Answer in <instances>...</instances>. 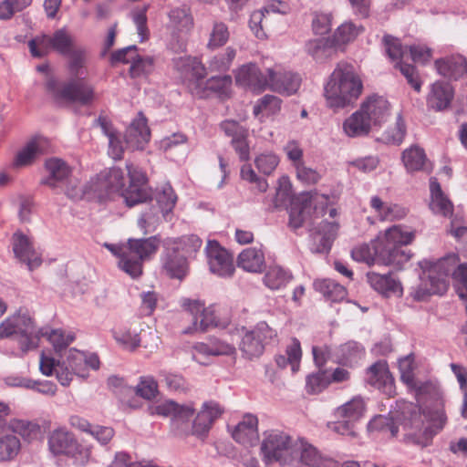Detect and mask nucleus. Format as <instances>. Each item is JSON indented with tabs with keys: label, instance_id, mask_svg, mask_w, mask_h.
Here are the masks:
<instances>
[{
	"label": "nucleus",
	"instance_id": "obj_1",
	"mask_svg": "<svg viewBox=\"0 0 467 467\" xmlns=\"http://www.w3.org/2000/svg\"><path fill=\"white\" fill-rule=\"evenodd\" d=\"M291 202L289 224L297 229L305 224L317 225L312 234L313 244L310 249L313 253H327L337 235L338 223L334 220L337 211L333 207L314 206L315 199L310 193H302L292 200V184L287 176L278 179L275 205H285Z\"/></svg>",
	"mask_w": 467,
	"mask_h": 467
},
{
	"label": "nucleus",
	"instance_id": "obj_2",
	"mask_svg": "<svg viewBox=\"0 0 467 467\" xmlns=\"http://www.w3.org/2000/svg\"><path fill=\"white\" fill-rule=\"evenodd\" d=\"M445 423L446 416L441 404L432 412L421 411L417 405L402 401L399 404V410L391 418L377 415L369 420L367 430L370 434L389 432L394 437L401 428L405 441L426 447L443 429Z\"/></svg>",
	"mask_w": 467,
	"mask_h": 467
},
{
	"label": "nucleus",
	"instance_id": "obj_3",
	"mask_svg": "<svg viewBox=\"0 0 467 467\" xmlns=\"http://www.w3.org/2000/svg\"><path fill=\"white\" fill-rule=\"evenodd\" d=\"M126 168L129 176L128 185L122 170L113 167L92 178L88 185L83 189L76 191L68 186L67 195L73 200L88 198L102 201L118 194L130 207L146 202L151 195L146 173L132 163H127Z\"/></svg>",
	"mask_w": 467,
	"mask_h": 467
},
{
	"label": "nucleus",
	"instance_id": "obj_4",
	"mask_svg": "<svg viewBox=\"0 0 467 467\" xmlns=\"http://www.w3.org/2000/svg\"><path fill=\"white\" fill-rule=\"evenodd\" d=\"M415 239V231L403 224L392 225L380 232L370 244L356 246L351 256L357 262L368 265L379 264L400 269L411 258L410 250L403 246Z\"/></svg>",
	"mask_w": 467,
	"mask_h": 467
},
{
	"label": "nucleus",
	"instance_id": "obj_5",
	"mask_svg": "<svg viewBox=\"0 0 467 467\" xmlns=\"http://www.w3.org/2000/svg\"><path fill=\"white\" fill-rule=\"evenodd\" d=\"M99 368V359L96 354L76 348L67 350L59 359H56L50 351H42L40 355V372L47 377L55 375L64 387L70 385L74 376L85 379L88 376L89 368L96 370Z\"/></svg>",
	"mask_w": 467,
	"mask_h": 467
},
{
	"label": "nucleus",
	"instance_id": "obj_6",
	"mask_svg": "<svg viewBox=\"0 0 467 467\" xmlns=\"http://www.w3.org/2000/svg\"><path fill=\"white\" fill-rule=\"evenodd\" d=\"M362 91L359 75L348 63L337 64L324 84L326 104L335 111L354 105Z\"/></svg>",
	"mask_w": 467,
	"mask_h": 467
},
{
	"label": "nucleus",
	"instance_id": "obj_7",
	"mask_svg": "<svg viewBox=\"0 0 467 467\" xmlns=\"http://www.w3.org/2000/svg\"><path fill=\"white\" fill-rule=\"evenodd\" d=\"M28 47L36 57H43L51 50L68 57L69 70L75 75L79 74L85 63V49L76 45L75 38L66 27L57 29L52 36L43 35L33 38Z\"/></svg>",
	"mask_w": 467,
	"mask_h": 467
},
{
	"label": "nucleus",
	"instance_id": "obj_8",
	"mask_svg": "<svg viewBox=\"0 0 467 467\" xmlns=\"http://www.w3.org/2000/svg\"><path fill=\"white\" fill-rule=\"evenodd\" d=\"M105 247L119 258V266L132 278L142 274V264L154 255L160 246L157 236L145 239L130 238L126 244H105Z\"/></svg>",
	"mask_w": 467,
	"mask_h": 467
},
{
	"label": "nucleus",
	"instance_id": "obj_9",
	"mask_svg": "<svg viewBox=\"0 0 467 467\" xmlns=\"http://www.w3.org/2000/svg\"><path fill=\"white\" fill-rule=\"evenodd\" d=\"M175 67L194 96L205 97L207 90L226 94L232 85V78L229 75L213 77L205 80L206 68L197 57H180L175 61Z\"/></svg>",
	"mask_w": 467,
	"mask_h": 467
},
{
	"label": "nucleus",
	"instance_id": "obj_10",
	"mask_svg": "<svg viewBox=\"0 0 467 467\" xmlns=\"http://www.w3.org/2000/svg\"><path fill=\"white\" fill-rule=\"evenodd\" d=\"M387 54L391 60L397 61L401 74L406 78L409 84L420 91L421 83L416 68L410 64L401 63L406 57H410L415 63L425 64L432 57L431 49L424 44H417L410 47H402L397 38L386 36L383 39Z\"/></svg>",
	"mask_w": 467,
	"mask_h": 467
},
{
	"label": "nucleus",
	"instance_id": "obj_11",
	"mask_svg": "<svg viewBox=\"0 0 467 467\" xmlns=\"http://www.w3.org/2000/svg\"><path fill=\"white\" fill-rule=\"evenodd\" d=\"M415 357L410 354L399 359V369L401 381L407 386L408 389L412 392L418 402L425 400H433L432 407L426 406L422 410H431L432 412L441 404L443 409V402L438 385L431 380L421 381L416 377Z\"/></svg>",
	"mask_w": 467,
	"mask_h": 467
},
{
	"label": "nucleus",
	"instance_id": "obj_12",
	"mask_svg": "<svg viewBox=\"0 0 467 467\" xmlns=\"http://www.w3.org/2000/svg\"><path fill=\"white\" fill-rule=\"evenodd\" d=\"M40 332L36 331L32 316L25 308H19L0 324V339L16 337L24 352L38 347Z\"/></svg>",
	"mask_w": 467,
	"mask_h": 467
},
{
	"label": "nucleus",
	"instance_id": "obj_13",
	"mask_svg": "<svg viewBox=\"0 0 467 467\" xmlns=\"http://www.w3.org/2000/svg\"><path fill=\"white\" fill-rule=\"evenodd\" d=\"M296 439L281 430H270L263 433L260 454L266 465L278 463L288 466L295 462L294 445Z\"/></svg>",
	"mask_w": 467,
	"mask_h": 467
},
{
	"label": "nucleus",
	"instance_id": "obj_14",
	"mask_svg": "<svg viewBox=\"0 0 467 467\" xmlns=\"http://www.w3.org/2000/svg\"><path fill=\"white\" fill-rule=\"evenodd\" d=\"M71 74L76 78L67 82L59 83L55 79H49L47 84V88L57 100L63 103L80 106L92 104L97 99V94L90 83L79 78L83 75L82 67L78 75Z\"/></svg>",
	"mask_w": 467,
	"mask_h": 467
},
{
	"label": "nucleus",
	"instance_id": "obj_15",
	"mask_svg": "<svg viewBox=\"0 0 467 467\" xmlns=\"http://www.w3.org/2000/svg\"><path fill=\"white\" fill-rule=\"evenodd\" d=\"M194 26L193 16L187 6L174 7L168 13L165 29L168 34V47L173 52L186 49L187 38Z\"/></svg>",
	"mask_w": 467,
	"mask_h": 467
},
{
	"label": "nucleus",
	"instance_id": "obj_16",
	"mask_svg": "<svg viewBox=\"0 0 467 467\" xmlns=\"http://www.w3.org/2000/svg\"><path fill=\"white\" fill-rule=\"evenodd\" d=\"M364 412V400L360 397H354L335 410L334 417L336 420L328 421L327 427L336 434L356 438V424L363 417Z\"/></svg>",
	"mask_w": 467,
	"mask_h": 467
},
{
	"label": "nucleus",
	"instance_id": "obj_17",
	"mask_svg": "<svg viewBox=\"0 0 467 467\" xmlns=\"http://www.w3.org/2000/svg\"><path fill=\"white\" fill-rule=\"evenodd\" d=\"M295 462L289 463L290 467L302 465L310 467H337L338 463L334 459L322 455L314 446L302 438H296L294 445Z\"/></svg>",
	"mask_w": 467,
	"mask_h": 467
},
{
	"label": "nucleus",
	"instance_id": "obj_18",
	"mask_svg": "<svg viewBox=\"0 0 467 467\" xmlns=\"http://www.w3.org/2000/svg\"><path fill=\"white\" fill-rule=\"evenodd\" d=\"M45 172L46 174L42 180V183L50 188L57 189L67 182L65 189L66 194L68 186L73 187L76 191L84 188L78 185V182L76 179L70 177L72 170L67 163L61 159H47L45 162Z\"/></svg>",
	"mask_w": 467,
	"mask_h": 467
},
{
	"label": "nucleus",
	"instance_id": "obj_19",
	"mask_svg": "<svg viewBox=\"0 0 467 467\" xmlns=\"http://www.w3.org/2000/svg\"><path fill=\"white\" fill-rule=\"evenodd\" d=\"M182 307L192 316L193 329L196 331H206L213 327H224L218 320L213 306L205 307L204 304L198 299L183 298Z\"/></svg>",
	"mask_w": 467,
	"mask_h": 467
},
{
	"label": "nucleus",
	"instance_id": "obj_20",
	"mask_svg": "<svg viewBox=\"0 0 467 467\" xmlns=\"http://www.w3.org/2000/svg\"><path fill=\"white\" fill-rule=\"evenodd\" d=\"M235 83L241 88L260 93L268 88L269 76L254 63H246L234 71Z\"/></svg>",
	"mask_w": 467,
	"mask_h": 467
},
{
	"label": "nucleus",
	"instance_id": "obj_21",
	"mask_svg": "<svg viewBox=\"0 0 467 467\" xmlns=\"http://www.w3.org/2000/svg\"><path fill=\"white\" fill-rule=\"evenodd\" d=\"M206 255L210 271L220 277H230L234 272L232 255L216 241H209Z\"/></svg>",
	"mask_w": 467,
	"mask_h": 467
},
{
	"label": "nucleus",
	"instance_id": "obj_22",
	"mask_svg": "<svg viewBox=\"0 0 467 467\" xmlns=\"http://www.w3.org/2000/svg\"><path fill=\"white\" fill-rule=\"evenodd\" d=\"M358 109L374 130L385 123L390 114L389 101L378 95L368 97L362 101Z\"/></svg>",
	"mask_w": 467,
	"mask_h": 467
},
{
	"label": "nucleus",
	"instance_id": "obj_23",
	"mask_svg": "<svg viewBox=\"0 0 467 467\" xmlns=\"http://www.w3.org/2000/svg\"><path fill=\"white\" fill-rule=\"evenodd\" d=\"M268 88L283 95L295 94L301 85V78L298 74L285 70L281 67L268 68Z\"/></svg>",
	"mask_w": 467,
	"mask_h": 467
},
{
	"label": "nucleus",
	"instance_id": "obj_24",
	"mask_svg": "<svg viewBox=\"0 0 467 467\" xmlns=\"http://www.w3.org/2000/svg\"><path fill=\"white\" fill-rule=\"evenodd\" d=\"M49 146L48 140L43 136H34L16 152L12 165L15 168L29 166L42 154Z\"/></svg>",
	"mask_w": 467,
	"mask_h": 467
},
{
	"label": "nucleus",
	"instance_id": "obj_25",
	"mask_svg": "<svg viewBox=\"0 0 467 467\" xmlns=\"http://www.w3.org/2000/svg\"><path fill=\"white\" fill-rule=\"evenodd\" d=\"M223 412V408L218 402L213 400L203 402L192 422V434L204 437Z\"/></svg>",
	"mask_w": 467,
	"mask_h": 467
},
{
	"label": "nucleus",
	"instance_id": "obj_26",
	"mask_svg": "<svg viewBox=\"0 0 467 467\" xmlns=\"http://www.w3.org/2000/svg\"><path fill=\"white\" fill-rule=\"evenodd\" d=\"M236 349L234 345L213 339L208 343L198 342L192 346V358L202 364H208L207 359L215 356H232L235 354Z\"/></svg>",
	"mask_w": 467,
	"mask_h": 467
},
{
	"label": "nucleus",
	"instance_id": "obj_27",
	"mask_svg": "<svg viewBox=\"0 0 467 467\" xmlns=\"http://www.w3.org/2000/svg\"><path fill=\"white\" fill-rule=\"evenodd\" d=\"M125 144L131 150H143L150 140L147 119L142 113L132 119L125 133Z\"/></svg>",
	"mask_w": 467,
	"mask_h": 467
},
{
	"label": "nucleus",
	"instance_id": "obj_28",
	"mask_svg": "<svg viewBox=\"0 0 467 467\" xmlns=\"http://www.w3.org/2000/svg\"><path fill=\"white\" fill-rule=\"evenodd\" d=\"M13 251L16 257L26 264L29 270L37 268L42 263L41 254L34 248L30 238L22 233L14 234Z\"/></svg>",
	"mask_w": 467,
	"mask_h": 467
},
{
	"label": "nucleus",
	"instance_id": "obj_29",
	"mask_svg": "<svg viewBox=\"0 0 467 467\" xmlns=\"http://www.w3.org/2000/svg\"><path fill=\"white\" fill-rule=\"evenodd\" d=\"M150 412L164 417H172V424L179 426L181 422L188 421L193 416L194 409L190 404L179 405L167 400L153 405L150 408Z\"/></svg>",
	"mask_w": 467,
	"mask_h": 467
},
{
	"label": "nucleus",
	"instance_id": "obj_30",
	"mask_svg": "<svg viewBox=\"0 0 467 467\" xmlns=\"http://www.w3.org/2000/svg\"><path fill=\"white\" fill-rule=\"evenodd\" d=\"M233 439L244 446L254 445L259 439L258 419L253 414H245L233 428Z\"/></svg>",
	"mask_w": 467,
	"mask_h": 467
},
{
	"label": "nucleus",
	"instance_id": "obj_31",
	"mask_svg": "<svg viewBox=\"0 0 467 467\" xmlns=\"http://www.w3.org/2000/svg\"><path fill=\"white\" fill-rule=\"evenodd\" d=\"M367 279L370 286L383 296L400 297L403 295V287L400 281L390 273L380 275L370 272L368 273Z\"/></svg>",
	"mask_w": 467,
	"mask_h": 467
},
{
	"label": "nucleus",
	"instance_id": "obj_32",
	"mask_svg": "<svg viewBox=\"0 0 467 467\" xmlns=\"http://www.w3.org/2000/svg\"><path fill=\"white\" fill-rule=\"evenodd\" d=\"M112 337L123 348L135 351L140 347L142 338L140 335L144 332L143 324L131 323L129 326L118 327L112 329Z\"/></svg>",
	"mask_w": 467,
	"mask_h": 467
},
{
	"label": "nucleus",
	"instance_id": "obj_33",
	"mask_svg": "<svg viewBox=\"0 0 467 467\" xmlns=\"http://www.w3.org/2000/svg\"><path fill=\"white\" fill-rule=\"evenodd\" d=\"M202 244V240L194 234L185 235L180 238H167L163 241V248L165 251L180 254L187 260L196 255Z\"/></svg>",
	"mask_w": 467,
	"mask_h": 467
},
{
	"label": "nucleus",
	"instance_id": "obj_34",
	"mask_svg": "<svg viewBox=\"0 0 467 467\" xmlns=\"http://www.w3.org/2000/svg\"><path fill=\"white\" fill-rule=\"evenodd\" d=\"M366 381L388 395L393 393V379L386 361H378L367 369Z\"/></svg>",
	"mask_w": 467,
	"mask_h": 467
},
{
	"label": "nucleus",
	"instance_id": "obj_35",
	"mask_svg": "<svg viewBox=\"0 0 467 467\" xmlns=\"http://www.w3.org/2000/svg\"><path fill=\"white\" fill-rule=\"evenodd\" d=\"M50 451L55 455L74 453L78 443L74 435L64 428L53 431L48 439Z\"/></svg>",
	"mask_w": 467,
	"mask_h": 467
},
{
	"label": "nucleus",
	"instance_id": "obj_36",
	"mask_svg": "<svg viewBox=\"0 0 467 467\" xmlns=\"http://www.w3.org/2000/svg\"><path fill=\"white\" fill-rule=\"evenodd\" d=\"M369 206L379 221H396L403 219L408 211L405 207L384 202L380 197L374 195L370 198Z\"/></svg>",
	"mask_w": 467,
	"mask_h": 467
},
{
	"label": "nucleus",
	"instance_id": "obj_37",
	"mask_svg": "<svg viewBox=\"0 0 467 467\" xmlns=\"http://www.w3.org/2000/svg\"><path fill=\"white\" fill-rule=\"evenodd\" d=\"M435 67L440 75L452 79H458L467 72V61L462 55L439 59Z\"/></svg>",
	"mask_w": 467,
	"mask_h": 467
},
{
	"label": "nucleus",
	"instance_id": "obj_38",
	"mask_svg": "<svg viewBox=\"0 0 467 467\" xmlns=\"http://www.w3.org/2000/svg\"><path fill=\"white\" fill-rule=\"evenodd\" d=\"M237 265L250 273H260L265 267V253L261 247H248L238 255Z\"/></svg>",
	"mask_w": 467,
	"mask_h": 467
},
{
	"label": "nucleus",
	"instance_id": "obj_39",
	"mask_svg": "<svg viewBox=\"0 0 467 467\" xmlns=\"http://www.w3.org/2000/svg\"><path fill=\"white\" fill-rule=\"evenodd\" d=\"M342 129L344 134L349 138L364 137L374 130L359 109L343 121Z\"/></svg>",
	"mask_w": 467,
	"mask_h": 467
},
{
	"label": "nucleus",
	"instance_id": "obj_40",
	"mask_svg": "<svg viewBox=\"0 0 467 467\" xmlns=\"http://www.w3.org/2000/svg\"><path fill=\"white\" fill-rule=\"evenodd\" d=\"M453 98V89L449 83L437 81L432 84L428 96V105L437 110L449 107Z\"/></svg>",
	"mask_w": 467,
	"mask_h": 467
},
{
	"label": "nucleus",
	"instance_id": "obj_41",
	"mask_svg": "<svg viewBox=\"0 0 467 467\" xmlns=\"http://www.w3.org/2000/svg\"><path fill=\"white\" fill-rule=\"evenodd\" d=\"M162 267L171 278L182 279L188 273V260L180 254L165 251L161 257Z\"/></svg>",
	"mask_w": 467,
	"mask_h": 467
},
{
	"label": "nucleus",
	"instance_id": "obj_42",
	"mask_svg": "<svg viewBox=\"0 0 467 467\" xmlns=\"http://www.w3.org/2000/svg\"><path fill=\"white\" fill-rule=\"evenodd\" d=\"M431 202L430 208L434 213L449 216L452 213V203L446 197L441 189L436 179L431 178L430 181Z\"/></svg>",
	"mask_w": 467,
	"mask_h": 467
},
{
	"label": "nucleus",
	"instance_id": "obj_43",
	"mask_svg": "<svg viewBox=\"0 0 467 467\" xmlns=\"http://www.w3.org/2000/svg\"><path fill=\"white\" fill-rule=\"evenodd\" d=\"M402 162L409 172L425 171L428 169L426 154L419 146H411L402 152Z\"/></svg>",
	"mask_w": 467,
	"mask_h": 467
},
{
	"label": "nucleus",
	"instance_id": "obj_44",
	"mask_svg": "<svg viewBox=\"0 0 467 467\" xmlns=\"http://www.w3.org/2000/svg\"><path fill=\"white\" fill-rule=\"evenodd\" d=\"M365 356L364 348L355 341L347 342L337 351V362L345 366L353 367Z\"/></svg>",
	"mask_w": 467,
	"mask_h": 467
},
{
	"label": "nucleus",
	"instance_id": "obj_45",
	"mask_svg": "<svg viewBox=\"0 0 467 467\" xmlns=\"http://www.w3.org/2000/svg\"><path fill=\"white\" fill-rule=\"evenodd\" d=\"M302 358V349L300 342L296 338H293L287 345L285 355H277L275 357L276 365L279 368L291 366V370L296 373L299 369V364Z\"/></svg>",
	"mask_w": 467,
	"mask_h": 467
},
{
	"label": "nucleus",
	"instance_id": "obj_46",
	"mask_svg": "<svg viewBox=\"0 0 467 467\" xmlns=\"http://www.w3.org/2000/svg\"><path fill=\"white\" fill-rule=\"evenodd\" d=\"M7 431L19 434L24 440L32 441L41 437V428L37 423L13 419L8 422Z\"/></svg>",
	"mask_w": 467,
	"mask_h": 467
},
{
	"label": "nucleus",
	"instance_id": "obj_47",
	"mask_svg": "<svg viewBox=\"0 0 467 467\" xmlns=\"http://www.w3.org/2000/svg\"><path fill=\"white\" fill-rule=\"evenodd\" d=\"M314 287L317 291L333 302H339L347 296L346 288L330 279L316 280Z\"/></svg>",
	"mask_w": 467,
	"mask_h": 467
},
{
	"label": "nucleus",
	"instance_id": "obj_48",
	"mask_svg": "<svg viewBox=\"0 0 467 467\" xmlns=\"http://www.w3.org/2000/svg\"><path fill=\"white\" fill-rule=\"evenodd\" d=\"M282 100L273 95H265L257 100L254 107L255 117L263 120L264 118L276 115L281 110Z\"/></svg>",
	"mask_w": 467,
	"mask_h": 467
},
{
	"label": "nucleus",
	"instance_id": "obj_49",
	"mask_svg": "<svg viewBox=\"0 0 467 467\" xmlns=\"http://www.w3.org/2000/svg\"><path fill=\"white\" fill-rule=\"evenodd\" d=\"M36 331L39 333L40 337H47L48 342L54 347V350L59 353L63 348H67L70 343L73 342L74 337L70 333H66L61 329H48V328H37Z\"/></svg>",
	"mask_w": 467,
	"mask_h": 467
},
{
	"label": "nucleus",
	"instance_id": "obj_50",
	"mask_svg": "<svg viewBox=\"0 0 467 467\" xmlns=\"http://www.w3.org/2000/svg\"><path fill=\"white\" fill-rule=\"evenodd\" d=\"M291 279L292 275L289 271L275 265L267 270L264 276V283L268 288L277 290L285 286Z\"/></svg>",
	"mask_w": 467,
	"mask_h": 467
},
{
	"label": "nucleus",
	"instance_id": "obj_51",
	"mask_svg": "<svg viewBox=\"0 0 467 467\" xmlns=\"http://www.w3.org/2000/svg\"><path fill=\"white\" fill-rule=\"evenodd\" d=\"M363 32L361 26L346 22L337 27L333 36L334 45L342 47L354 41Z\"/></svg>",
	"mask_w": 467,
	"mask_h": 467
},
{
	"label": "nucleus",
	"instance_id": "obj_52",
	"mask_svg": "<svg viewBox=\"0 0 467 467\" xmlns=\"http://www.w3.org/2000/svg\"><path fill=\"white\" fill-rule=\"evenodd\" d=\"M0 430V461L13 459L20 450V441L13 433Z\"/></svg>",
	"mask_w": 467,
	"mask_h": 467
},
{
	"label": "nucleus",
	"instance_id": "obj_53",
	"mask_svg": "<svg viewBox=\"0 0 467 467\" xmlns=\"http://www.w3.org/2000/svg\"><path fill=\"white\" fill-rule=\"evenodd\" d=\"M265 346L254 333L247 330L243 336L240 349L247 358H254L263 354Z\"/></svg>",
	"mask_w": 467,
	"mask_h": 467
},
{
	"label": "nucleus",
	"instance_id": "obj_54",
	"mask_svg": "<svg viewBox=\"0 0 467 467\" xmlns=\"http://www.w3.org/2000/svg\"><path fill=\"white\" fill-rule=\"evenodd\" d=\"M236 57V49L233 47H226L223 52L213 57L209 62L211 71L226 72L231 67Z\"/></svg>",
	"mask_w": 467,
	"mask_h": 467
},
{
	"label": "nucleus",
	"instance_id": "obj_55",
	"mask_svg": "<svg viewBox=\"0 0 467 467\" xmlns=\"http://www.w3.org/2000/svg\"><path fill=\"white\" fill-rule=\"evenodd\" d=\"M177 201V196L170 185H165L157 195V202L164 220L169 221L170 214L172 212Z\"/></svg>",
	"mask_w": 467,
	"mask_h": 467
},
{
	"label": "nucleus",
	"instance_id": "obj_56",
	"mask_svg": "<svg viewBox=\"0 0 467 467\" xmlns=\"http://www.w3.org/2000/svg\"><path fill=\"white\" fill-rule=\"evenodd\" d=\"M230 37L228 26L223 22H214L210 32L207 47L211 50L224 46Z\"/></svg>",
	"mask_w": 467,
	"mask_h": 467
},
{
	"label": "nucleus",
	"instance_id": "obj_57",
	"mask_svg": "<svg viewBox=\"0 0 467 467\" xmlns=\"http://www.w3.org/2000/svg\"><path fill=\"white\" fill-rule=\"evenodd\" d=\"M280 162L279 156L273 151H265L258 154L254 159V164L257 170L265 174H272Z\"/></svg>",
	"mask_w": 467,
	"mask_h": 467
},
{
	"label": "nucleus",
	"instance_id": "obj_58",
	"mask_svg": "<svg viewBox=\"0 0 467 467\" xmlns=\"http://www.w3.org/2000/svg\"><path fill=\"white\" fill-rule=\"evenodd\" d=\"M306 51L316 60L327 57L331 51V42L327 38H317L306 42Z\"/></svg>",
	"mask_w": 467,
	"mask_h": 467
},
{
	"label": "nucleus",
	"instance_id": "obj_59",
	"mask_svg": "<svg viewBox=\"0 0 467 467\" xmlns=\"http://www.w3.org/2000/svg\"><path fill=\"white\" fill-rule=\"evenodd\" d=\"M134 391L140 398L150 400L158 394V383L151 376L140 377Z\"/></svg>",
	"mask_w": 467,
	"mask_h": 467
},
{
	"label": "nucleus",
	"instance_id": "obj_60",
	"mask_svg": "<svg viewBox=\"0 0 467 467\" xmlns=\"http://www.w3.org/2000/svg\"><path fill=\"white\" fill-rule=\"evenodd\" d=\"M328 385L329 379L327 378V371L321 370L307 377L306 389L309 394H317L325 389Z\"/></svg>",
	"mask_w": 467,
	"mask_h": 467
},
{
	"label": "nucleus",
	"instance_id": "obj_61",
	"mask_svg": "<svg viewBox=\"0 0 467 467\" xmlns=\"http://www.w3.org/2000/svg\"><path fill=\"white\" fill-rule=\"evenodd\" d=\"M32 0H3L0 3V19H9L15 13L20 12L28 5Z\"/></svg>",
	"mask_w": 467,
	"mask_h": 467
},
{
	"label": "nucleus",
	"instance_id": "obj_62",
	"mask_svg": "<svg viewBox=\"0 0 467 467\" xmlns=\"http://www.w3.org/2000/svg\"><path fill=\"white\" fill-rule=\"evenodd\" d=\"M101 128L105 134L109 138V153L114 160H119L122 158L124 152V143L120 140L119 134L109 130L105 123H101Z\"/></svg>",
	"mask_w": 467,
	"mask_h": 467
},
{
	"label": "nucleus",
	"instance_id": "obj_63",
	"mask_svg": "<svg viewBox=\"0 0 467 467\" xmlns=\"http://www.w3.org/2000/svg\"><path fill=\"white\" fill-rule=\"evenodd\" d=\"M153 69V59L150 57H140L136 53L135 58L130 66V75L132 78H139L150 74Z\"/></svg>",
	"mask_w": 467,
	"mask_h": 467
},
{
	"label": "nucleus",
	"instance_id": "obj_64",
	"mask_svg": "<svg viewBox=\"0 0 467 467\" xmlns=\"http://www.w3.org/2000/svg\"><path fill=\"white\" fill-rule=\"evenodd\" d=\"M284 152L294 168L304 162V150L298 140H288L284 146Z\"/></svg>",
	"mask_w": 467,
	"mask_h": 467
}]
</instances>
